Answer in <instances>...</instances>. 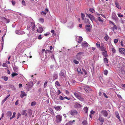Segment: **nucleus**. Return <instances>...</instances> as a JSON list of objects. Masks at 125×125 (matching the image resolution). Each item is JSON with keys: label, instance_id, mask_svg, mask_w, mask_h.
<instances>
[{"label": "nucleus", "instance_id": "f257e3e1", "mask_svg": "<svg viewBox=\"0 0 125 125\" xmlns=\"http://www.w3.org/2000/svg\"><path fill=\"white\" fill-rule=\"evenodd\" d=\"M35 23L33 22H31V23L30 25H29L28 26L27 29L28 30H30V27H31V30L33 31H34L35 30Z\"/></svg>", "mask_w": 125, "mask_h": 125}, {"label": "nucleus", "instance_id": "f03ea898", "mask_svg": "<svg viewBox=\"0 0 125 125\" xmlns=\"http://www.w3.org/2000/svg\"><path fill=\"white\" fill-rule=\"evenodd\" d=\"M65 73L66 72L64 70H62L59 73V75L62 78H63L64 77Z\"/></svg>", "mask_w": 125, "mask_h": 125}, {"label": "nucleus", "instance_id": "7ed1b4c3", "mask_svg": "<svg viewBox=\"0 0 125 125\" xmlns=\"http://www.w3.org/2000/svg\"><path fill=\"white\" fill-rule=\"evenodd\" d=\"M62 117L61 115H58L56 116V121L57 123L61 122L62 120Z\"/></svg>", "mask_w": 125, "mask_h": 125}, {"label": "nucleus", "instance_id": "20e7f679", "mask_svg": "<svg viewBox=\"0 0 125 125\" xmlns=\"http://www.w3.org/2000/svg\"><path fill=\"white\" fill-rule=\"evenodd\" d=\"M15 33L18 34H23L25 33V32L23 31H21L20 30H17L15 31Z\"/></svg>", "mask_w": 125, "mask_h": 125}, {"label": "nucleus", "instance_id": "39448f33", "mask_svg": "<svg viewBox=\"0 0 125 125\" xmlns=\"http://www.w3.org/2000/svg\"><path fill=\"white\" fill-rule=\"evenodd\" d=\"M69 113L72 115H76L77 114V112L76 110H71L69 112Z\"/></svg>", "mask_w": 125, "mask_h": 125}, {"label": "nucleus", "instance_id": "423d86ee", "mask_svg": "<svg viewBox=\"0 0 125 125\" xmlns=\"http://www.w3.org/2000/svg\"><path fill=\"white\" fill-rule=\"evenodd\" d=\"M119 51L121 53L123 54L125 56V49L123 48H120Z\"/></svg>", "mask_w": 125, "mask_h": 125}, {"label": "nucleus", "instance_id": "0eeeda50", "mask_svg": "<svg viewBox=\"0 0 125 125\" xmlns=\"http://www.w3.org/2000/svg\"><path fill=\"white\" fill-rule=\"evenodd\" d=\"M101 113L105 117L107 116L108 115L107 112L105 110H102L101 112Z\"/></svg>", "mask_w": 125, "mask_h": 125}, {"label": "nucleus", "instance_id": "6e6552de", "mask_svg": "<svg viewBox=\"0 0 125 125\" xmlns=\"http://www.w3.org/2000/svg\"><path fill=\"white\" fill-rule=\"evenodd\" d=\"M112 18L113 20L115 21L117 20L118 19L116 14L114 12L112 13Z\"/></svg>", "mask_w": 125, "mask_h": 125}, {"label": "nucleus", "instance_id": "1a4fd4ad", "mask_svg": "<svg viewBox=\"0 0 125 125\" xmlns=\"http://www.w3.org/2000/svg\"><path fill=\"white\" fill-rule=\"evenodd\" d=\"M86 15L92 21H93L94 20V18L93 16L90 14L86 13Z\"/></svg>", "mask_w": 125, "mask_h": 125}, {"label": "nucleus", "instance_id": "9d476101", "mask_svg": "<svg viewBox=\"0 0 125 125\" xmlns=\"http://www.w3.org/2000/svg\"><path fill=\"white\" fill-rule=\"evenodd\" d=\"M98 120L101 122V125H102L104 122V118L103 117H101V115H99Z\"/></svg>", "mask_w": 125, "mask_h": 125}, {"label": "nucleus", "instance_id": "9b49d317", "mask_svg": "<svg viewBox=\"0 0 125 125\" xmlns=\"http://www.w3.org/2000/svg\"><path fill=\"white\" fill-rule=\"evenodd\" d=\"M73 27V23L72 22H70L68 24V27L70 28H72Z\"/></svg>", "mask_w": 125, "mask_h": 125}, {"label": "nucleus", "instance_id": "f8f14e48", "mask_svg": "<svg viewBox=\"0 0 125 125\" xmlns=\"http://www.w3.org/2000/svg\"><path fill=\"white\" fill-rule=\"evenodd\" d=\"M43 31V29L42 27H40L37 30V32L41 33Z\"/></svg>", "mask_w": 125, "mask_h": 125}, {"label": "nucleus", "instance_id": "ddd939ff", "mask_svg": "<svg viewBox=\"0 0 125 125\" xmlns=\"http://www.w3.org/2000/svg\"><path fill=\"white\" fill-rule=\"evenodd\" d=\"M82 45L83 46L86 47L88 46V44L87 42H84L82 43Z\"/></svg>", "mask_w": 125, "mask_h": 125}, {"label": "nucleus", "instance_id": "4468645a", "mask_svg": "<svg viewBox=\"0 0 125 125\" xmlns=\"http://www.w3.org/2000/svg\"><path fill=\"white\" fill-rule=\"evenodd\" d=\"M55 109L58 111H59L62 109V107L61 106H55L54 107Z\"/></svg>", "mask_w": 125, "mask_h": 125}, {"label": "nucleus", "instance_id": "2eb2a0df", "mask_svg": "<svg viewBox=\"0 0 125 125\" xmlns=\"http://www.w3.org/2000/svg\"><path fill=\"white\" fill-rule=\"evenodd\" d=\"M58 77V75L56 73H54L53 75V79L55 80L57 79Z\"/></svg>", "mask_w": 125, "mask_h": 125}, {"label": "nucleus", "instance_id": "dca6fc26", "mask_svg": "<svg viewBox=\"0 0 125 125\" xmlns=\"http://www.w3.org/2000/svg\"><path fill=\"white\" fill-rule=\"evenodd\" d=\"M115 115L116 117L119 119L120 121H121L120 117L119 114L117 111H116L115 112Z\"/></svg>", "mask_w": 125, "mask_h": 125}, {"label": "nucleus", "instance_id": "f3484780", "mask_svg": "<svg viewBox=\"0 0 125 125\" xmlns=\"http://www.w3.org/2000/svg\"><path fill=\"white\" fill-rule=\"evenodd\" d=\"M21 92V93L20 95V97L21 98L23 97L24 96H26V94L24 92Z\"/></svg>", "mask_w": 125, "mask_h": 125}, {"label": "nucleus", "instance_id": "a211bd4d", "mask_svg": "<svg viewBox=\"0 0 125 125\" xmlns=\"http://www.w3.org/2000/svg\"><path fill=\"white\" fill-rule=\"evenodd\" d=\"M10 96V94H9L2 101V103H4L6 100Z\"/></svg>", "mask_w": 125, "mask_h": 125}, {"label": "nucleus", "instance_id": "6ab92c4d", "mask_svg": "<svg viewBox=\"0 0 125 125\" xmlns=\"http://www.w3.org/2000/svg\"><path fill=\"white\" fill-rule=\"evenodd\" d=\"M75 57L78 60H80L81 58V55L78 54L77 53Z\"/></svg>", "mask_w": 125, "mask_h": 125}, {"label": "nucleus", "instance_id": "aec40b11", "mask_svg": "<svg viewBox=\"0 0 125 125\" xmlns=\"http://www.w3.org/2000/svg\"><path fill=\"white\" fill-rule=\"evenodd\" d=\"M115 5L119 9H121V7L120 6L119 4L118 3L117 1H116L115 3Z\"/></svg>", "mask_w": 125, "mask_h": 125}, {"label": "nucleus", "instance_id": "412c9836", "mask_svg": "<svg viewBox=\"0 0 125 125\" xmlns=\"http://www.w3.org/2000/svg\"><path fill=\"white\" fill-rule=\"evenodd\" d=\"M26 110H23L22 111L21 114L23 115H25V116H26L27 115V114L26 112Z\"/></svg>", "mask_w": 125, "mask_h": 125}, {"label": "nucleus", "instance_id": "4be33fe9", "mask_svg": "<svg viewBox=\"0 0 125 125\" xmlns=\"http://www.w3.org/2000/svg\"><path fill=\"white\" fill-rule=\"evenodd\" d=\"M13 69L15 72H18V68L15 66L13 67Z\"/></svg>", "mask_w": 125, "mask_h": 125}, {"label": "nucleus", "instance_id": "5701e85b", "mask_svg": "<svg viewBox=\"0 0 125 125\" xmlns=\"http://www.w3.org/2000/svg\"><path fill=\"white\" fill-rule=\"evenodd\" d=\"M104 51L105 52H102V54L104 57H106L107 56V55L106 53V52L105 51Z\"/></svg>", "mask_w": 125, "mask_h": 125}, {"label": "nucleus", "instance_id": "b1692460", "mask_svg": "<svg viewBox=\"0 0 125 125\" xmlns=\"http://www.w3.org/2000/svg\"><path fill=\"white\" fill-rule=\"evenodd\" d=\"M83 40V38L81 37H79V41H77L78 43H81L82 42Z\"/></svg>", "mask_w": 125, "mask_h": 125}, {"label": "nucleus", "instance_id": "393cba45", "mask_svg": "<svg viewBox=\"0 0 125 125\" xmlns=\"http://www.w3.org/2000/svg\"><path fill=\"white\" fill-rule=\"evenodd\" d=\"M75 106L77 108H79L81 107V105L78 103H76L75 104Z\"/></svg>", "mask_w": 125, "mask_h": 125}, {"label": "nucleus", "instance_id": "a878e982", "mask_svg": "<svg viewBox=\"0 0 125 125\" xmlns=\"http://www.w3.org/2000/svg\"><path fill=\"white\" fill-rule=\"evenodd\" d=\"M81 16L82 19L83 20L85 16V15L83 13H81Z\"/></svg>", "mask_w": 125, "mask_h": 125}, {"label": "nucleus", "instance_id": "bb28decb", "mask_svg": "<svg viewBox=\"0 0 125 125\" xmlns=\"http://www.w3.org/2000/svg\"><path fill=\"white\" fill-rule=\"evenodd\" d=\"M27 85H29L31 87L33 85V83L32 82H30L29 83H28L27 84Z\"/></svg>", "mask_w": 125, "mask_h": 125}, {"label": "nucleus", "instance_id": "cd10ccee", "mask_svg": "<svg viewBox=\"0 0 125 125\" xmlns=\"http://www.w3.org/2000/svg\"><path fill=\"white\" fill-rule=\"evenodd\" d=\"M84 110L85 113H87L88 112V108L86 106H85L84 108Z\"/></svg>", "mask_w": 125, "mask_h": 125}, {"label": "nucleus", "instance_id": "c85d7f7f", "mask_svg": "<svg viewBox=\"0 0 125 125\" xmlns=\"http://www.w3.org/2000/svg\"><path fill=\"white\" fill-rule=\"evenodd\" d=\"M26 89L28 90H29V89L31 87L29 85H27V84H26Z\"/></svg>", "mask_w": 125, "mask_h": 125}, {"label": "nucleus", "instance_id": "c756f323", "mask_svg": "<svg viewBox=\"0 0 125 125\" xmlns=\"http://www.w3.org/2000/svg\"><path fill=\"white\" fill-rule=\"evenodd\" d=\"M7 115L8 116L10 117L12 115V113L10 111H8L7 113Z\"/></svg>", "mask_w": 125, "mask_h": 125}, {"label": "nucleus", "instance_id": "7c9ffc66", "mask_svg": "<svg viewBox=\"0 0 125 125\" xmlns=\"http://www.w3.org/2000/svg\"><path fill=\"white\" fill-rule=\"evenodd\" d=\"M78 99L81 101H83L84 100L83 98L82 97L80 96H79L77 98Z\"/></svg>", "mask_w": 125, "mask_h": 125}, {"label": "nucleus", "instance_id": "2f4dec72", "mask_svg": "<svg viewBox=\"0 0 125 125\" xmlns=\"http://www.w3.org/2000/svg\"><path fill=\"white\" fill-rule=\"evenodd\" d=\"M104 63H107L108 62V60L106 57L104 58Z\"/></svg>", "mask_w": 125, "mask_h": 125}, {"label": "nucleus", "instance_id": "473e14b6", "mask_svg": "<svg viewBox=\"0 0 125 125\" xmlns=\"http://www.w3.org/2000/svg\"><path fill=\"white\" fill-rule=\"evenodd\" d=\"M36 102L35 101L31 103V105L32 106H34L36 105Z\"/></svg>", "mask_w": 125, "mask_h": 125}, {"label": "nucleus", "instance_id": "72a5a7b5", "mask_svg": "<svg viewBox=\"0 0 125 125\" xmlns=\"http://www.w3.org/2000/svg\"><path fill=\"white\" fill-rule=\"evenodd\" d=\"M18 74L17 73H16L13 72L12 74H11V76L12 77H14L15 76L17 75Z\"/></svg>", "mask_w": 125, "mask_h": 125}, {"label": "nucleus", "instance_id": "f704fd0d", "mask_svg": "<svg viewBox=\"0 0 125 125\" xmlns=\"http://www.w3.org/2000/svg\"><path fill=\"white\" fill-rule=\"evenodd\" d=\"M82 124L83 125H86L87 124V121L86 120L83 121L82 122Z\"/></svg>", "mask_w": 125, "mask_h": 125}, {"label": "nucleus", "instance_id": "c9c22d12", "mask_svg": "<svg viewBox=\"0 0 125 125\" xmlns=\"http://www.w3.org/2000/svg\"><path fill=\"white\" fill-rule=\"evenodd\" d=\"M2 10H3V12H9L10 11V10H6L4 8H2Z\"/></svg>", "mask_w": 125, "mask_h": 125}, {"label": "nucleus", "instance_id": "e433bc0d", "mask_svg": "<svg viewBox=\"0 0 125 125\" xmlns=\"http://www.w3.org/2000/svg\"><path fill=\"white\" fill-rule=\"evenodd\" d=\"M118 16L119 17H123V15L121 14L120 13H117Z\"/></svg>", "mask_w": 125, "mask_h": 125}, {"label": "nucleus", "instance_id": "4c0bfd02", "mask_svg": "<svg viewBox=\"0 0 125 125\" xmlns=\"http://www.w3.org/2000/svg\"><path fill=\"white\" fill-rule=\"evenodd\" d=\"M113 29V31H114L115 29L117 30V27L116 25H114L113 27L112 28Z\"/></svg>", "mask_w": 125, "mask_h": 125}, {"label": "nucleus", "instance_id": "58836bf2", "mask_svg": "<svg viewBox=\"0 0 125 125\" xmlns=\"http://www.w3.org/2000/svg\"><path fill=\"white\" fill-rule=\"evenodd\" d=\"M85 28L88 32H90L91 31V29L90 28H87V27H85Z\"/></svg>", "mask_w": 125, "mask_h": 125}, {"label": "nucleus", "instance_id": "ea45409f", "mask_svg": "<svg viewBox=\"0 0 125 125\" xmlns=\"http://www.w3.org/2000/svg\"><path fill=\"white\" fill-rule=\"evenodd\" d=\"M89 10L92 13H94L95 11L94 10L93 8L90 9H89Z\"/></svg>", "mask_w": 125, "mask_h": 125}, {"label": "nucleus", "instance_id": "a19ab883", "mask_svg": "<svg viewBox=\"0 0 125 125\" xmlns=\"http://www.w3.org/2000/svg\"><path fill=\"white\" fill-rule=\"evenodd\" d=\"M39 21L42 23H43L44 21V19L42 18H41L39 19Z\"/></svg>", "mask_w": 125, "mask_h": 125}, {"label": "nucleus", "instance_id": "79ce46f5", "mask_svg": "<svg viewBox=\"0 0 125 125\" xmlns=\"http://www.w3.org/2000/svg\"><path fill=\"white\" fill-rule=\"evenodd\" d=\"M97 19L100 22H103V20L101 19V18L99 17H98Z\"/></svg>", "mask_w": 125, "mask_h": 125}, {"label": "nucleus", "instance_id": "37998d69", "mask_svg": "<svg viewBox=\"0 0 125 125\" xmlns=\"http://www.w3.org/2000/svg\"><path fill=\"white\" fill-rule=\"evenodd\" d=\"M74 94L75 96L77 98L80 96L78 94L76 93H75Z\"/></svg>", "mask_w": 125, "mask_h": 125}, {"label": "nucleus", "instance_id": "c03bdc74", "mask_svg": "<svg viewBox=\"0 0 125 125\" xmlns=\"http://www.w3.org/2000/svg\"><path fill=\"white\" fill-rule=\"evenodd\" d=\"M109 38L108 36V35H106L104 37V39L106 41H107L108 39Z\"/></svg>", "mask_w": 125, "mask_h": 125}, {"label": "nucleus", "instance_id": "a18cd8bd", "mask_svg": "<svg viewBox=\"0 0 125 125\" xmlns=\"http://www.w3.org/2000/svg\"><path fill=\"white\" fill-rule=\"evenodd\" d=\"M104 72L105 75H107L108 73V71L107 70H104Z\"/></svg>", "mask_w": 125, "mask_h": 125}, {"label": "nucleus", "instance_id": "49530a36", "mask_svg": "<svg viewBox=\"0 0 125 125\" xmlns=\"http://www.w3.org/2000/svg\"><path fill=\"white\" fill-rule=\"evenodd\" d=\"M73 62L76 64H77L79 63V62L76 60H74L73 61Z\"/></svg>", "mask_w": 125, "mask_h": 125}, {"label": "nucleus", "instance_id": "de8ad7c7", "mask_svg": "<svg viewBox=\"0 0 125 125\" xmlns=\"http://www.w3.org/2000/svg\"><path fill=\"white\" fill-rule=\"evenodd\" d=\"M96 45L97 47H99L100 48V43L99 42H97L96 43Z\"/></svg>", "mask_w": 125, "mask_h": 125}, {"label": "nucleus", "instance_id": "09e8293b", "mask_svg": "<svg viewBox=\"0 0 125 125\" xmlns=\"http://www.w3.org/2000/svg\"><path fill=\"white\" fill-rule=\"evenodd\" d=\"M22 4L24 6H26L25 1L24 0H23L22 1Z\"/></svg>", "mask_w": 125, "mask_h": 125}, {"label": "nucleus", "instance_id": "8fccbe9b", "mask_svg": "<svg viewBox=\"0 0 125 125\" xmlns=\"http://www.w3.org/2000/svg\"><path fill=\"white\" fill-rule=\"evenodd\" d=\"M3 78L5 81H7L8 79V77L6 76H4Z\"/></svg>", "mask_w": 125, "mask_h": 125}, {"label": "nucleus", "instance_id": "3c124183", "mask_svg": "<svg viewBox=\"0 0 125 125\" xmlns=\"http://www.w3.org/2000/svg\"><path fill=\"white\" fill-rule=\"evenodd\" d=\"M47 12L45 11H42L41 12V14L43 15H46L47 14Z\"/></svg>", "mask_w": 125, "mask_h": 125}, {"label": "nucleus", "instance_id": "603ef678", "mask_svg": "<svg viewBox=\"0 0 125 125\" xmlns=\"http://www.w3.org/2000/svg\"><path fill=\"white\" fill-rule=\"evenodd\" d=\"M47 83L48 81H46L45 82L44 85V87H45L47 85Z\"/></svg>", "mask_w": 125, "mask_h": 125}, {"label": "nucleus", "instance_id": "864d4df0", "mask_svg": "<svg viewBox=\"0 0 125 125\" xmlns=\"http://www.w3.org/2000/svg\"><path fill=\"white\" fill-rule=\"evenodd\" d=\"M82 70L85 73V74L86 75L87 73L86 71L83 69H82Z\"/></svg>", "mask_w": 125, "mask_h": 125}, {"label": "nucleus", "instance_id": "5fc2aeb1", "mask_svg": "<svg viewBox=\"0 0 125 125\" xmlns=\"http://www.w3.org/2000/svg\"><path fill=\"white\" fill-rule=\"evenodd\" d=\"M118 42L117 39H115L114 40V42L115 44L116 43Z\"/></svg>", "mask_w": 125, "mask_h": 125}, {"label": "nucleus", "instance_id": "6e6d98bb", "mask_svg": "<svg viewBox=\"0 0 125 125\" xmlns=\"http://www.w3.org/2000/svg\"><path fill=\"white\" fill-rule=\"evenodd\" d=\"M85 22L86 23H89V20L88 19H85Z\"/></svg>", "mask_w": 125, "mask_h": 125}, {"label": "nucleus", "instance_id": "4d7b16f0", "mask_svg": "<svg viewBox=\"0 0 125 125\" xmlns=\"http://www.w3.org/2000/svg\"><path fill=\"white\" fill-rule=\"evenodd\" d=\"M112 51L113 53H114L116 52V50L114 48H112Z\"/></svg>", "mask_w": 125, "mask_h": 125}, {"label": "nucleus", "instance_id": "13d9d810", "mask_svg": "<svg viewBox=\"0 0 125 125\" xmlns=\"http://www.w3.org/2000/svg\"><path fill=\"white\" fill-rule=\"evenodd\" d=\"M11 2H12V4L13 5H14L15 4V2L14 1L12 0L11 1Z\"/></svg>", "mask_w": 125, "mask_h": 125}, {"label": "nucleus", "instance_id": "bf43d9fd", "mask_svg": "<svg viewBox=\"0 0 125 125\" xmlns=\"http://www.w3.org/2000/svg\"><path fill=\"white\" fill-rule=\"evenodd\" d=\"M77 54H78L80 55L83 54H84V52H78Z\"/></svg>", "mask_w": 125, "mask_h": 125}, {"label": "nucleus", "instance_id": "052dcab7", "mask_svg": "<svg viewBox=\"0 0 125 125\" xmlns=\"http://www.w3.org/2000/svg\"><path fill=\"white\" fill-rule=\"evenodd\" d=\"M2 66L3 67H7V64L5 63H4L2 64Z\"/></svg>", "mask_w": 125, "mask_h": 125}, {"label": "nucleus", "instance_id": "680f3d73", "mask_svg": "<svg viewBox=\"0 0 125 125\" xmlns=\"http://www.w3.org/2000/svg\"><path fill=\"white\" fill-rule=\"evenodd\" d=\"M59 98L60 99L62 100L64 99V98L61 96H60Z\"/></svg>", "mask_w": 125, "mask_h": 125}, {"label": "nucleus", "instance_id": "e2e57ef3", "mask_svg": "<svg viewBox=\"0 0 125 125\" xmlns=\"http://www.w3.org/2000/svg\"><path fill=\"white\" fill-rule=\"evenodd\" d=\"M42 38V37H41V35H39L38 37V39L39 40L41 39Z\"/></svg>", "mask_w": 125, "mask_h": 125}, {"label": "nucleus", "instance_id": "0e129e2a", "mask_svg": "<svg viewBox=\"0 0 125 125\" xmlns=\"http://www.w3.org/2000/svg\"><path fill=\"white\" fill-rule=\"evenodd\" d=\"M55 84H56V85H57V86H59L60 85V84L59 83V82H58V81H56L55 82Z\"/></svg>", "mask_w": 125, "mask_h": 125}, {"label": "nucleus", "instance_id": "69168bd1", "mask_svg": "<svg viewBox=\"0 0 125 125\" xmlns=\"http://www.w3.org/2000/svg\"><path fill=\"white\" fill-rule=\"evenodd\" d=\"M100 48L101 50L102 51H105V49L103 46H102Z\"/></svg>", "mask_w": 125, "mask_h": 125}, {"label": "nucleus", "instance_id": "338daca9", "mask_svg": "<svg viewBox=\"0 0 125 125\" xmlns=\"http://www.w3.org/2000/svg\"><path fill=\"white\" fill-rule=\"evenodd\" d=\"M84 88H86L88 89V88H90V87L88 85H85L84 86Z\"/></svg>", "mask_w": 125, "mask_h": 125}, {"label": "nucleus", "instance_id": "774afa93", "mask_svg": "<svg viewBox=\"0 0 125 125\" xmlns=\"http://www.w3.org/2000/svg\"><path fill=\"white\" fill-rule=\"evenodd\" d=\"M103 95L104 96H105L106 98H108V97L106 95V94L105 93H103Z\"/></svg>", "mask_w": 125, "mask_h": 125}]
</instances>
